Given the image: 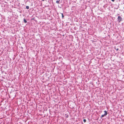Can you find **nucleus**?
I'll return each instance as SVG.
<instances>
[{
    "label": "nucleus",
    "instance_id": "7ed1b4c3",
    "mask_svg": "<svg viewBox=\"0 0 124 124\" xmlns=\"http://www.w3.org/2000/svg\"><path fill=\"white\" fill-rule=\"evenodd\" d=\"M60 1V0H57L56 1V3L57 4H59V2Z\"/></svg>",
    "mask_w": 124,
    "mask_h": 124
},
{
    "label": "nucleus",
    "instance_id": "423d86ee",
    "mask_svg": "<svg viewBox=\"0 0 124 124\" xmlns=\"http://www.w3.org/2000/svg\"><path fill=\"white\" fill-rule=\"evenodd\" d=\"M62 18H63L64 17V16L63 15V14L62 13Z\"/></svg>",
    "mask_w": 124,
    "mask_h": 124
},
{
    "label": "nucleus",
    "instance_id": "6e6552de",
    "mask_svg": "<svg viewBox=\"0 0 124 124\" xmlns=\"http://www.w3.org/2000/svg\"><path fill=\"white\" fill-rule=\"evenodd\" d=\"M115 49H116V51H118L119 50V49H118V48H117L116 49L115 48Z\"/></svg>",
    "mask_w": 124,
    "mask_h": 124
},
{
    "label": "nucleus",
    "instance_id": "f257e3e1",
    "mask_svg": "<svg viewBox=\"0 0 124 124\" xmlns=\"http://www.w3.org/2000/svg\"><path fill=\"white\" fill-rule=\"evenodd\" d=\"M117 19L118 21L119 22H120L122 20V18L120 16H118Z\"/></svg>",
    "mask_w": 124,
    "mask_h": 124
},
{
    "label": "nucleus",
    "instance_id": "20e7f679",
    "mask_svg": "<svg viewBox=\"0 0 124 124\" xmlns=\"http://www.w3.org/2000/svg\"><path fill=\"white\" fill-rule=\"evenodd\" d=\"M24 21L25 23H26L27 22V21L25 19H24Z\"/></svg>",
    "mask_w": 124,
    "mask_h": 124
},
{
    "label": "nucleus",
    "instance_id": "0eeeda50",
    "mask_svg": "<svg viewBox=\"0 0 124 124\" xmlns=\"http://www.w3.org/2000/svg\"><path fill=\"white\" fill-rule=\"evenodd\" d=\"M83 121H84V123H85L86 122V120H85V119H84L83 120Z\"/></svg>",
    "mask_w": 124,
    "mask_h": 124
},
{
    "label": "nucleus",
    "instance_id": "9d476101",
    "mask_svg": "<svg viewBox=\"0 0 124 124\" xmlns=\"http://www.w3.org/2000/svg\"><path fill=\"white\" fill-rule=\"evenodd\" d=\"M45 0H42V1H44Z\"/></svg>",
    "mask_w": 124,
    "mask_h": 124
},
{
    "label": "nucleus",
    "instance_id": "39448f33",
    "mask_svg": "<svg viewBox=\"0 0 124 124\" xmlns=\"http://www.w3.org/2000/svg\"><path fill=\"white\" fill-rule=\"evenodd\" d=\"M26 8L27 9H29V7L28 6H26Z\"/></svg>",
    "mask_w": 124,
    "mask_h": 124
},
{
    "label": "nucleus",
    "instance_id": "9b49d317",
    "mask_svg": "<svg viewBox=\"0 0 124 124\" xmlns=\"http://www.w3.org/2000/svg\"><path fill=\"white\" fill-rule=\"evenodd\" d=\"M123 8H124V7Z\"/></svg>",
    "mask_w": 124,
    "mask_h": 124
},
{
    "label": "nucleus",
    "instance_id": "f03ea898",
    "mask_svg": "<svg viewBox=\"0 0 124 124\" xmlns=\"http://www.w3.org/2000/svg\"><path fill=\"white\" fill-rule=\"evenodd\" d=\"M104 112L105 113V114L104 115H102L101 116V117H102L107 115V113L106 111H105Z\"/></svg>",
    "mask_w": 124,
    "mask_h": 124
},
{
    "label": "nucleus",
    "instance_id": "1a4fd4ad",
    "mask_svg": "<svg viewBox=\"0 0 124 124\" xmlns=\"http://www.w3.org/2000/svg\"><path fill=\"white\" fill-rule=\"evenodd\" d=\"M112 1L114 2L115 0H111Z\"/></svg>",
    "mask_w": 124,
    "mask_h": 124
}]
</instances>
